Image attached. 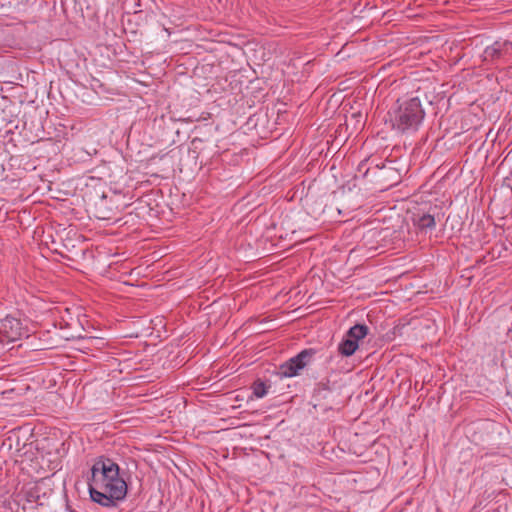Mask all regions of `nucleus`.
I'll return each instance as SVG.
<instances>
[{
	"mask_svg": "<svg viewBox=\"0 0 512 512\" xmlns=\"http://www.w3.org/2000/svg\"><path fill=\"white\" fill-rule=\"evenodd\" d=\"M88 487L91 499L104 507L113 506L127 494V484L119 475V466L110 459L95 461Z\"/></svg>",
	"mask_w": 512,
	"mask_h": 512,
	"instance_id": "obj_1",
	"label": "nucleus"
},
{
	"mask_svg": "<svg viewBox=\"0 0 512 512\" xmlns=\"http://www.w3.org/2000/svg\"><path fill=\"white\" fill-rule=\"evenodd\" d=\"M424 117L425 111L418 97L398 99L388 111L392 128L400 133L417 131Z\"/></svg>",
	"mask_w": 512,
	"mask_h": 512,
	"instance_id": "obj_2",
	"label": "nucleus"
},
{
	"mask_svg": "<svg viewBox=\"0 0 512 512\" xmlns=\"http://www.w3.org/2000/svg\"><path fill=\"white\" fill-rule=\"evenodd\" d=\"M24 334L25 329L19 319L7 316L0 322V342L2 344L15 342Z\"/></svg>",
	"mask_w": 512,
	"mask_h": 512,
	"instance_id": "obj_3",
	"label": "nucleus"
},
{
	"mask_svg": "<svg viewBox=\"0 0 512 512\" xmlns=\"http://www.w3.org/2000/svg\"><path fill=\"white\" fill-rule=\"evenodd\" d=\"M313 355L312 350H303L279 367V373L284 377H294L309 363Z\"/></svg>",
	"mask_w": 512,
	"mask_h": 512,
	"instance_id": "obj_4",
	"label": "nucleus"
},
{
	"mask_svg": "<svg viewBox=\"0 0 512 512\" xmlns=\"http://www.w3.org/2000/svg\"><path fill=\"white\" fill-rule=\"evenodd\" d=\"M512 53V42L508 40H497L492 45L487 46L482 54L485 62H494L505 58Z\"/></svg>",
	"mask_w": 512,
	"mask_h": 512,
	"instance_id": "obj_5",
	"label": "nucleus"
},
{
	"mask_svg": "<svg viewBox=\"0 0 512 512\" xmlns=\"http://www.w3.org/2000/svg\"><path fill=\"white\" fill-rule=\"evenodd\" d=\"M357 348L356 340L350 339L348 336L338 346V350L343 356H351Z\"/></svg>",
	"mask_w": 512,
	"mask_h": 512,
	"instance_id": "obj_6",
	"label": "nucleus"
},
{
	"mask_svg": "<svg viewBox=\"0 0 512 512\" xmlns=\"http://www.w3.org/2000/svg\"><path fill=\"white\" fill-rule=\"evenodd\" d=\"M367 333L368 327L366 325L356 324L348 330L346 336L350 339L356 340V343H358V341L363 339Z\"/></svg>",
	"mask_w": 512,
	"mask_h": 512,
	"instance_id": "obj_7",
	"label": "nucleus"
},
{
	"mask_svg": "<svg viewBox=\"0 0 512 512\" xmlns=\"http://www.w3.org/2000/svg\"><path fill=\"white\" fill-rule=\"evenodd\" d=\"M415 225L421 230L433 229L435 227L434 216L430 214H423L414 220Z\"/></svg>",
	"mask_w": 512,
	"mask_h": 512,
	"instance_id": "obj_8",
	"label": "nucleus"
},
{
	"mask_svg": "<svg viewBox=\"0 0 512 512\" xmlns=\"http://www.w3.org/2000/svg\"><path fill=\"white\" fill-rule=\"evenodd\" d=\"M269 388L270 386L266 383L261 380H257L252 384V395L257 399L263 398L268 394Z\"/></svg>",
	"mask_w": 512,
	"mask_h": 512,
	"instance_id": "obj_9",
	"label": "nucleus"
}]
</instances>
